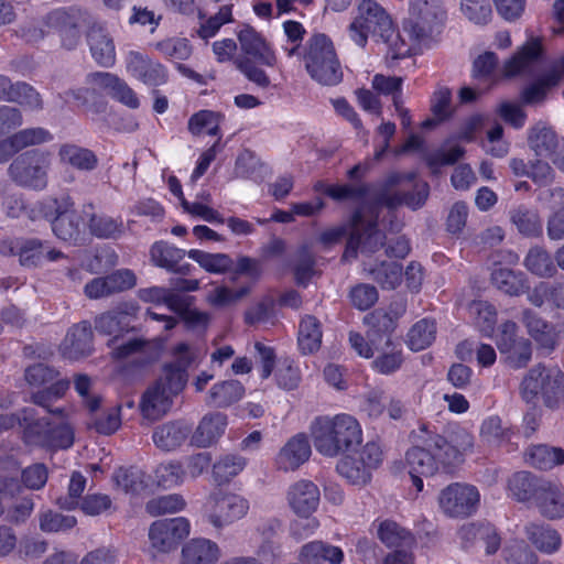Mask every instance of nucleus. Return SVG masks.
<instances>
[{
  "label": "nucleus",
  "mask_w": 564,
  "mask_h": 564,
  "mask_svg": "<svg viewBox=\"0 0 564 564\" xmlns=\"http://www.w3.org/2000/svg\"><path fill=\"white\" fill-rule=\"evenodd\" d=\"M397 315L392 316L384 310H376L367 315L365 317V322L370 326L368 335L371 338V341L373 343L375 337L382 335L386 337V347H391L392 340L390 335L397 327Z\"/></svg>",
  "instance_id": "nucleus-44"
},
{
  "label": "nucleus",
  "mask_w": 564,
  "mask_h": 564,
  "mask_svg": "<svg viewBox=\"0 0 564 564\" xmlns=\"http://www.w3.org/2000/svg\"><path fill=\"white\" fill-rule=\"evenodd\" d=\"M17 424L23 429V437L28 444L46 447L47 432L52 421L40 417L34 408H24L17 413Z\"/></svg>",
  "instance_id": "nucleus-21"
},
{
  "label": "nucleus",
  "mask_w": 564,
  "mask_h": 564,
  "mask_svg": "<svg viewBox=\"0 0 564 564\" xmlns=\"http://www.w3.org/2000/svg\"><path fill=\"white\" fill-rule=\"evenodd\" d=\"M242 51L267 66H273L275 56L264 40L252 28H245L238 34Z\"/></svg>",
  "instance_id": "nucleus-33"
},
{
  "label": "nucleus",
  "mask_w": 564,
  "mask_h": 564,
  "mask_svg": "<svg viewBox=\"0 0 564 564\" xmlns=\"http://www.w3.org/2000/svg\"><path fill=\"white\" fill-rule=\"evenodd\" d=\"M185 470L180 462L162 463L155 469L158 485L165 489L183 484Z\"/></svg>",
  "instance_id": "nucleus-59"
},
{
  "label": "nucleus",
  "mask_w": 564,
  "mask_h": 564,
  "mask_svg": "<svg viewBox=\"0 0 564 564\" xmlns=\"http://www.w3.org/2000/svg\"><path fill=\"white\" fill-rule=\"evenodd\" d=\"M311 454L312 449L307 436L300 433L291 437L280 449L275 462L281 470H295L308 460Z\"/></svg>",
  "instance_id": "nucleus-22"
},
{
  "label": "nucleus",
  "mask_w": 564,
  "mask_h": 564,
  "mask_svg": "<svg viewBox=\"0 0 564 564\" xmlns=\"http://www.w3.org/2000/svg\"><path fill=\"white\" fill-rule=\"evenodd\" d=\"M336 469L341 477L355 486H365L371 479L370 470L358 457L350 455L341 458L337 463Z\"/></svg>",
  "instance_id": "nucleus-49"
},
{
  "label": "nucleus",
  "mask_w": 564,
  "mask_h": 564,
  "mask_svg": "<svg viewBox=\"0 0 564 564\" xmlns=\"http://www.w3.org/2000/svg\"><path fill=\"white\" fill-rule=\"evenodd\" d=\"M464 15L478 25L487 24L492 18V8L489 0H460Z\"/></svg>",
  "instance_id": "nucleus-61"
},
{
  "label": "nucleus",
  "mask_w": 564,
  "mask_h": 564,
  "mask_svg": "<svg viewBox=\"0 0 564 564\" xmlns=\"http://www.w3.org/2000/svg\"><path fill=\"white\" fill-rule=\"evenodd\" d=\"M77 523L74 516L63 514L56 511H45L40 516V529L43 532L55 533L73 529Z\"/></svg>",
  "instance_id": "nucleus-63"
},
{
  "label": "nucleus",
  "mask_w": 564,
  "mask_h": 564,
  "mask_svg": "<svg viewBox=\"0 0 564 564\" xmlns=\"http://www.w3.org/2000/svg\"><path fill=\"white\" fill-rule=\"evenodd\" d=\"M50 166L51 158L47 152L30 150L11 162L8 175L18 186L43 191L47 186Z\"/></svg>",
  "instance_id": "nucleus-9"
},
{
  "label": "nucleus",
  "mask_w": 564,
  "mask_h": 564,
  "mask_svg": "<svg viewBox=\"0 0 564 564\" xmlns=\"http://www.w3.org/2000/svg\"><path fill=\"white\" fill-rule=\"evenodd\" d=\"M523 265L528 271L539 278H552L557 272L550 252L539 246L529 249Z\"/></svg>",
  "instance_id": "nucleus-41"
},
{
  "label": "nucleus",
  "mask_w": 564,
  "mask_h": 564,
  "mask_svg": "<svg viewBox=\"0 0 564 564\" xmlns=\"http://www.w3.org/2000/svg\"><path fill=\"white\" fill-rule=\"evenodd\" d=\"M227 426V416L220 412L208 413L199 421L191 437V444L206 448L224 434Z\"/></svg>",
  "instance_id": "nucleus-24"
},
{
  "label": "nucleus",
  "mask_w": 564,
  "mask_h": 564,
  "mask_svg": "<svg viewBox=\"0 0 564 564\" xmlns=\"http://www.w3.org/2000/svg\"><path fill=\"white\" fill-rule=\"evenodd\" d=\"M521 393L527 402H533L539 395L549 408L564 400V373L556 367H533L521 383Z\"/></svg>",
  "instance_id": "nucleus-8"
},
{
  "label": "nucleus",
  "mask_w": 564,
  "mask_h": 564,
  "mask_svg": "<svg viewBox=\"0 0 564 564\" xmlns=\"http://www.w3.org/2000/svg\"><path fill=\"white\" fill-rule=\"evenodd\" d=\"M111 355L112 358L117 360L137 356L138 362L142 366L155 361L159 357V352L149 340L142 338H131L117 345Z\"/></svg>",
  "instance_id": "nucleus-30"
},
{
  "label": "nucleus",
  "mask_w": 564,
  "mask_h": 564,
  "mask_svg": "<svg viewBox=\"0 0 564 564\" xmlns=\"http://www.w3.org/2000/svg\"><path fill=\"white\" fill-rule=\"evenodd\" d=\"M43 29H29L24 34L30 42H36L51 32H57L62 40V45L67 50H74L80 40V32L75 17L68 14L64 10H55L50 12L45 19Z\"/></svg>",
  "instance_id": "nucleus-13"
},
{
  "label": "nucleus",
  "mask_w": 564,
  "mask_h": 564,
  "mask_svg": "<svg viewBox=\"0 0 564 564\" xmlns=\"http://www.w3.org/2000/svg\"><path fill=\"white\" fill-rule=\"evenodd\" d=\"M189 522L183 517L154 521L149 529L151 547L160 553L175 550L189 534Z\"/></svg>",
  "instance_id": "nucleus-17"
},
{
  "label": "nucleus",
  "mask_w": 564,
  "mask_h": 564,
  "mask_svg": "<svg viewBox=\"0 0 564 564\" xmlns=\"http://www.w3.org/2000/svg\"><path fill=\"white\" fill-rule=\"evenodd\" d=\"M355 208L350 216V232L343 258H356L358 251L375 253L384 246L386 236L378 229V220L382 206L371 196Z\"/></svg>",
  "instance_id": "nucleus-6"
},
{
  "label": "nucleus",
  "mask_w": 564,
  "mask_h": 564,
  "mask_svg": "<svg viewBox=\"0 0 564 564\" xmlns=\"http://www.w3.org/2000/svg\"><path fill=\"white\" fill-rule=\"evenodd\" d=\"M319 496L318 487L311 480L303 479L290 487L288 499L292 510L306 519L305 523L295 522L294 528L307 529L311 533L318 528V521L315 518L310 519V516L316 511Z\"/></svg>",
  "instance_id": "nucleus-14"
},
{
  "label": "nucleus",
  "mask_w": 564,
  "mask_h": 564,
  "mask_svg": "<svg viewBox=\"0 0 564 564\" xmlns=\"http://www.w3.org/2000/svg\"><path fill=\"white\" fill-rule=\"evenodd\" d=\"M500 354L509 367L513 369L523 368L528 365L532 356L531 343L527 338L517 340L508 350Z\"/></svg>",
  "instance_id": "nucleus-64"
},
{
  "label": "nucleus",
  "mask_w": 564,
  "mask_h": 564,
  "mask_svg": "<svg viewBox=\"0 0 564 564\" xmlns=\"http://www.w3.org/2000/svg\"><path fill=\"white\" fill-rule=\"evenodd\" d=\"M479 499V491L476 487L455 482L441 491L438 503L445 514L453 518H463L476 512Z\"/></svg>",
  "instance_id": "nucleus-15"
},
{
  "label": "nucleus",
  "mask_w": 564,
  "mask_h": 564,
  "mask_svg": "<svg viewBox=\"0 0 564 564\" xmlns=\"http://www.w3.org/2000/svg\"><path fill=\"white\" fill-rule=\"evenodd\" d=\"M405 462L409 473L433 476L440 465L432 452L424 445L415 444L405 453Z\"/></svg>",
  "instance_id": "nucleus-35"
},
{
  "label": "nucleus",
  "mask_w": 564,
  "mask_h": 564,
  "mask_svg": "<svg viewBox=\"0 0 564 564\" xmlns=\"http://www.w3.org/2000/svg\"><path fill=\"white\" fill-rule=\"evenodd\" d=\"M491 283L501 292L519 296L528 293L530 286L525 274L521 271H513L508 268H496L491 272Z\"/></svg>",
  "instance_id": "nucleus-32"
},
{
  "label": "nucleus",
  "mask_w": 564,
  "mask_h": 564,
  "mask_svg": "<svg viewBox=\"0 0 564 564\" xmlns=\"http://www.w3.org/2000/svg\"><path fill=\"white\" fill-rule=\"evenodd\" d=\"M192 433V426L184 421H171L154 429L152 440L156 447L173 451L181 446Z\"/></svg>",
  "instance_id": "nucleus-26"
},
{
  "label": "nucleus",
  "mask_w": 564,
  "mask_h": 564,
  "mask_svg": "<svg viewBox=\"0 0 564 564\" xmlns=\"http://www.w3.org/2000/svg\"><path fill=\"white\" fill-rule=\"evenodd\" d=\"M187 256L209 273L221 274L234 267V260L226 253H209L192 249Z\"/></svg>",
  "instance_id": "nucleus-47"
},
{
  "label": "nucleus",
  "mask_w": 564,
  "mask_h": 564,
  "mask_svg": "<svg viewBox=\"0 0 564 564\" xmlns=\"http://www.w3.org/2000/svg\"><path fill=\"white\" fill-rule=\"evenodd\" d=\"M411 438L413 443L426 446L446 471L462 464L466 452L474 446V436L457 424L447 425L441 434L433 424L420 423L411 432Z\"/></svg>",
  "instance_id": "nucleus-2"
},
{
  "label": "nucleus",
  "mask_w": 564,
  "mask_h": 564,
  "mask_svg": "<svg viewBox=\"0 0 564 564\" xmlns=\"http://www.w3.org/2000/svg\"><path fill=\"white\" fill-rule=\"evenodd\" d=\"M88 228L93 236L100 239H117L124 232L122 220L107 215L91 214Z\"/></svg>",
  "instance_id": "nucleus-48"
},
{
  "label": "nucleus",
  "mask_w": 564,
  "mask_h": 564,
  "mask_svg": "<svg viewBox=\"0 0 564 564\" xmlns=\"http://www.w3.org/2000/svg\"><path fill=\"white\" fill-rule=\"evenodd\" d=\"M185 257V250L165 241H158L151 248V259L155 265L167 271L175 268Z\"/></svg>",
  "instance_id": "nucleus-55"
},
{
  "label": "nucleus",
  "mask_w": 564,
  "mask_h": 564,
  "mask_svg": "<svg viewBox=\"0 0 564 564\" xmlns=\"http://www.w3.org/2000/svg\"><path fill=\"white\" fill-rule=\"evenodd\" d=\"M534 503L541 514L547 519L554 520L564 517V492L549 481L541 489Z\"/></svg>",
  "instance_id": "nucleus-36"
},
{
  "label": "nucleus",
  "mask_w": 564,
  "mask_h": 564,
  "mask_svg": "<svg viewBox=\"0 0 564 564\" xmlns=\"http://www.w3.org/2000/svg\"><path fill=\"white\" fill-rule=\"evenodd\" d=\"M185 500L178 494L159 496L150 499L145 505V510L152 517L165 513H174L185 508Z\"/></svg>",
  "instance_id": "nucleus-57"
},
{
  "label": "nucleus",
  "mask_w": 564,
  "mask_h": 564,
  "mask_svg": "<svg viewBox=\"0 0 564 564\" xmlns=\"http://www.w3.org/2000/svg\"><path fill=\"white\" fill-rule=\"evenodd\" d=\"M288 56H301L310 77L324 86L343 80V68L332 40L324 33L311 35L301 50L300 44L285 48Z\"/></svg>",
  "instance_id": "nucleus-4"
},
{
  "label": "nucleus",
  "mask_w": 564,
  "mask_h": 564,
  "mask_svg": "<svg viewBox=\"0 0 564 564\" xmlns=\"http://www.w3.org/2000/svg\"><path fill=\"white\" fill-rule=\"evenodd\" d=\"M32 219L43 218L51 224L55 237L72 246H83L87 240L83 217L74 208L68 195L48 196L32 208Z\"/></svg>",
  "instance_id": "nucleus-5"
},
{
  "label": "nucleus",
  "mask_w": 564,
  "mask_h": 564,
  "mask_svg": "<svg viewBox=\"0 0 564 564\" xmlns=\"http://www.w3.org/2000/svg\"><path fill=\"white\" fill-rule=\"evenodd\" d=\"M69 388V381L61 379L52 383L48 388L40 390L32 394L31 400L34 404L44 409L47 413L62 417L64 415L63 408H52V404L59 400Z\"/></svg>",
  "instance_id": "nucleus-40"
},
{
  "label": "nucleus",
  "mask_w": 564,
  "mask_h": 564,
  "mask_svg": "<svg viewBox=\"0 0 564 564\" xmlns=\"http://www.w3.org/2000/svg\"><path fill=\"white\" fill-rule=\"evenodd\" d=\"M546 480L536 477L530 471H518L508 480V488L513 499L520 502L536 500Z\"/></svg>",
  "instance_id": "nucleus-27"
},
{
  "label": "nucleus",
  "mask_w": 564,
  "mask_h": 564,
  "mask_svg": "<svg viewBox=\"0 0 564 564\" xmlns=\"http://www.w3.org/2000/svg\"><path fill=\"white\" fill-rule=\"evenodd\" d=\"M0 100L15 102L31 110H40L43 102L40 94L24 82L12 83L4 75H0Z\"/></svg>",
  "instance_id": "nucleus-19"
},
{
  "label": "nucleus",
  "mask_w": 564,
  "mask_h": 564,
  "mask_svg": "<svg viewBox=\"0 0 564 564\" xmlns=\"http://www.w3.org/2000/svg\"><path fill=\"white\" fill-rule=\"evenodd\" d=\"M86 37L94 61L99 66L111 67L116 62V48L108 31L101 24L94 23Z\"/></svg>",
  "instance_id": "nucleus-20"
},
{
  "label": "nucleus",
  "mask_w": 564,
  "mask_h": 564,
  "mask_svg": "<svg viewBox=\"0 0 564 564\" xmlns=\"http://www.w3.org/2000/svg\"><path fill=\"white\" fill-rule=\"evenodd\" d=\"M436 324L432 319L423 318L416 322L408 332L406 344L413 351H420L435 340Z\"/></svg>",
  "instance_id": "nucleus-46"
},
{
  "label": "nucleus",
  "mask_w": 564,
  "mask_h": 564,
  "mask_svg": "<svg viewBox=\"0 0 564 564\" xmlns=\"http://www.w3.org/2000/svg\"><path fill=\"white\" fill-rule=\"evenodd\" d=\"M377 535L388 547H398L411 539V534L406 529L391 520H384L379 523Z\"/></svg>",
  "instance_id": "nucleus-58"
},
{
  "label": "nucleus",
  "mask_w": 564,
  "mask_h": 564,
  "mask_svg": "<svg viewBox=\"0 0 564 564\" xmlns=\"http://www.w3.org/2000/svg\"><path fill=\"white\" fill-rule=\"evenodd\" d=\"M47 248V242L37 238H23L14 242V246L9 248L11 254L19 256L21 265L33 268L37 267L44 258V250Z\"/></svg>",
  "instance_id": "nucleus-37"
},
{
  "label": "nucleus",
  "mask_w": 564,
  "mask_h": 564,
  "mask_svg": "<svg viewBox=\"0 0 564 564\" xmlns=\"http://www.w3.org/2000/svg\"><path fill=\"white\" fill-rule=\"evenodd\" d=\"M525 462L535 468L549 470L564 464V449L545 444L532 445L525 452Z\"/></svg>",
  "instance_id": "nucleus-38"
},
{
  "label": "nucleus",
  "mask_w": 564,
  "mask_h": 564,
  "mask_svg": "<svg viewBox=\"0 0 564 564\" xmlns=\"http://www.w3.org/2000/svg\"><path fill=\"white\" fill-rule=\"evenodd\" d=\"M127 72L148 86L158 87L167 82L166 68L148 55L139 52H129L127 57Z\"/></svg>",
  "instance_id": "nucleus-18"
},
{
  "label": "nucleus",
  "mask_w": 564,
  "mask_h": 564,
  "mask_svg": "<svg viewBox=\"0 0 564 564\" xmlns=\"http://www.w3.org/2000/svg\"><path fill=\"white\" fill-rule=\"evenodd\" d=\"M404 176L399 173H391L386 178L373 183L359 184H335L327 185L324 193L336 202L343 200H361L366 196H371L382 207L395 209L401 205H405L415 210L421 208L430 194V186L426 182L415 183L412 191L399 192L394 187ZM409 181L414 180V174L405 176Z\"/></svg>",
  "instance_id": "nucleus-1"
},
{
  "label": "nucleus",
  "mask_w": 564,
  "mask_h": 564,
  "mask_svg": "<svg viewBox=\"0 0 564 564\" xmlns=\"http://www.w3.org/2000/svg\"><path fill=\"white\" fill-rule=\"evenodd\" d=\"M219 556L218 545L207 539H193L182 550L183 564H214Z\"/></svg>",
  "instance_id": "nucleus-31"
},
{
  "label": "nucleus",
  "mask_w": 564,
  "mask_h": 564,
  "mask_svg": "<svg viewBox=\"0 0 564 564\" xmlns=\"http://www.w3.org/2000/svg\"><path fill=\"white\" fill-rule=\"evenodd\" d=\"M530 542L541 552L552 554L561 546V535L550 527L531 523L525 528Z\"/></svg>",
  "instance_id": "nucleus-42"
},
{
  "label": "nucleus",
  "mask_w": 564,
  "mask_h": 564,
  "mask_svg": "<svg viewBox=\"0 0 564 564\" xmlns=\"http://www.w3.org/2000/svg\"><path fill=\"white\" fill-rule=\"evenodd\" d=\"M172 397L160 384L153 383L145 390L140 402L143 417L150 421L161 419L170 410Z\"/></svg>",
  "instance_id": "nucleus-28"
},
{
  "label": "nucleus",
  "mask_w": 564,
  "mask_h": 564,
  "mask_svg": "<svg viewBox=\"0 0 564 564\" xmlns=\"http://www.w3.org/2000/svg\"><path fill=\"white\" fill-rule=\"evenodd\" d=\"M541 50L539 40H533L525 44L518 54L506 62L505 75L511 77L519 74L529 63L539 58Z\"/></svg>",
  "instance_id": "nucleus-53"
},
{
  "label": "nucleus",
  "mask_w": 564,
  "mask_h": 564,
  "mask_svg": "<svg viewBox=\"0 0 564 564\" xmlns=\"http://www.w3.org/2000/svg\"><path fill=\"white\" fill-rule=\"evenodd\" d=\"M249 510V501L243 497L221 490L214 491L205 505V518L216 529H221L243 518Z\"/></svg>",
  "instance_id": "nucleus-11"
},
{
  "label": "nucleus",
  "mask_w": 564,
  "mask_h": 564,
  "mask_svg": "<svg viewBox=\"0 0 564 564\" xmlns=\"http://www.w3.org/2000/svg\"><path fill=\"white\" fill-rule=\"evenodd\" d=\"M172 354L174 361L163 366L162 376L154 382L160 384L171 395H177L185 388L188 373L187 369L194 361V355L186 343L177 344Z\"/></svg>",
  "instance_id": "nucleus-16"
},
{
  "label": "nucleus",
  "mask_w": 564,
  "mask_h": 564,
  "mask_svg": "<svg viewBox=\"0 0 564 564\" xmlns=\"http://www.w3.org/2000/svg\"><path fill=\"white\" fill-rule=\"evenodd\" d=\"M95 328L104 335H115L111 343L117 341L118 335L129 330L128 314L118 311H108L95 318Z\"/></svg>",
  "instance_id": "nucleus-50"
},
{
  "label": "nucleus",
  "mask_w": 564,
  "mask_h": 564,
  "mask_svg": "<svg viewBox=\"0 0 564 564\" xmlns=\"http://www.w3.org/2000/svg\"><path fill=\"white\" fill-rule=\"evenodd\" d=\"M246 467L242 456L228 454L219 458L213 466V477L218 485L229 482Z\"/></svg>",
  "instance_id": "nucleus-52"
},
{
  "label": "nucleus",
  "mask_w": 564,
  "mask_h": 564,
  "mask_svg": "<svg viewBox=\"0 0 564 564\" xmlns=\"http://www.w3.org/2000/svg\"><path fill=\"white\" fill-rule=\"evenodd\" d=\"M11 137L19 152L29 147L40 145L53 140V134L42 127L22 129Z\"/></svg>",
  "instance_id": "nucleus-60"
},
{
  "label": "nucleus",
  "mask_w": 564,
  "mask_h": 564,
  "mask_svg": "<svg viewBox=\"0 0 564 564\" xmlns=\"http://www.w3.org/2000/svg\"><path fill=\"white\" fill-rule=\"evenodd\" d=\"M372 280L382 289L393 290L402 280V265L397 262L381 261L368 270Z\"/></svg>",
  "instance_id": "nucleus-51"
},
{
  "label": "nucleus",
  "mask_w": 564,
  "mask_h": 564,
  "mask_svg": "<svg viewBox=\"0 0 564 564\" xmlns=\"http://www.w3.org/2000/svg\"><path fill=\"white\" fill-rule=\"evenodd\" d=\"M469 310L475 315V323L479 330L486 336H491L497 323L495 306L486 301H474Z\"/></svg>",
  "instance_id": "nucleus-56"
},
{
  "label": "nucleus",
  "mask_w": 564,
  "mask_h": 564,
  "mask_svg": "<svg viewBox=\"0 0 564 564\" xmlns=\"http://www.w3.org/2000/svg\"><path fill=\"white\" fill-rule=\"evenodd\" d=\"M322 344L321 324L314 316H305L299 327V347L303 354L317 351Z\"/></svg>",
  "instance_id": "nucleus-45"
},
{
  "label": "nucleus",
  "mask_w": 564,
  "mask_h": 564,
  "mask_svg": "<svg viewBox=\"0 0 564 564\" xmlns=\"http://www.w3.org/2000/svg\"><path fill=\"white\" fill-rule=\"evenodd\" d=\"M113 479L119 488H121L126 494L131 495H139L148 486L145 481V474L137 467H120L115 473Z\"/></svg>",
  "instance_id": "nucleus-54"
},
{
  "label": "nucleus",
  "mask_w": 564,
  "mask_h": 564,
  "mask_svg": "<svg viewBox=\"0 0 564 564\" xmlns=\"http://www.w3.org/2000/svg\"><path fill=\"white\" fill-rule=\"evenodd\" d=\"M350 39L360 47H365L368 35H378L384 43L395 45L393 37L398 39L392 21L384 9L375 0H361L357 8V15L350 23Z\"/></svg>",
  "instance_id": "nucleus-7"
},
{
  "label": "nucleus",
  "mask_w": 564,
  "mask_h": 564,
  "mask_svg": "<svg viewBox=\"0 0 564 564\" xmlns=\"http://www.w3.org/2000/svg\"><path fill=\"white\" fill-rule=\"evenodd\" d=\"M310 431L316 451L327 457L352 452L362 442L361 426L349 414L316 416Z\"/></svg>",
  "instance_id": "nucleus-3"
},
{
  "label": "nucleus",
  "mask_w": 564,
  "mask_h": 564,
  "mask_svg": "<svg viewBox=\"0 0 564 564\" xmlns=\"http://www.w3.org/2000/svg\"><path fill=\"white\" fill-rule=\"evenodd\" d=\"M522 323L525 325L529 334L544 348L553 349L555 338L552 326L541 318L535 312L524 310L522 312Z\"/></svg>",
  "instance_id": "nucleus-43"
},
{
  "label": "nucleus",
  "mask_w": 564,
  "mask_h": 564,
  "mask_svg": "<svg viewBox=\"0 0 564 564\" xmlns=\"http://www.w3.org/2000/svg\"><path fill=\"white\" fill-rule=\"evenodd\" d=\"M511 223L518 231L525 237H540L543 232V225L535 209L523 205L512 208L509 212Z\"/></svg>",
  "instance_id": "nucleus-39"
},
{
  "label": "nucleus",
  "mask_w": 564,
  "mask_h": 564,
  "mask_svg": "<svg viewBox=\"0 0 564 564\" xmlns=\"http://www.w3.org/2000/svg\"><path fill=\"white\" fill-rule=\"evenodd\" d=\"M58 422H52L50 432H47V444L50 448H68L74 443V433L69 424L62 417L56 416Z\"/></svg>",
  "instance_id": "nucleus-62"
},
{
  "label": "nucleus",
  "mask_w": 564,
  "mask_h": 564,
  "mask_svg": "<svg viewBox=\"0 0 564 564\" xmlns=\"http://www.w3.org/2000/svg\"><path fill=\"white\" fill-rule=\"evenodd\" d=\"M59 161L79 171H93L98 165L97 155L89 149L74 143H64L58 149Z\"/></svg>",
  "instance_id": "nucleus-34"
},
{
  "label": "nucleus",
  "mask_w": 564,
  "mask_h": 564,
  "mask_svg": "<svg viewBox=\"0 0 564 564\" xmlns=\"http://www.w3.org/2000/svg\"><path fill=\"white\" fill-rule=\"evenodd\" d=\"M528 147L536 158L549 159L556 169L564 172V138L544 122H538L528 130Z\"/></svg>",
  "instance_id": "nucleus-12"
},
{
  "label": "nucleus",
  "mask_w": 564,
  "mask_h": 564,
  "mask_svg": "<svg viewBox=\"0 0 564 564\" xmlns=\"http://www.w3.org/2000/svg\"><path fill=\"white\" fill-rule=\"evenodd\" d=\"M63 355L69 359L88 356L93 351V329L88 321L73 325L62 345Z\"/></svg>",
  "instance_id": "nucleus-23"
},
{
  "label": "nucleus",
  "mask_w": 564,
  "mask_h": 564,
  "mask_svg": "<svg viewBox=\"0 0 564 564\" xmlns=\"http://www.w3.org/2000/svg\"><path fill=\"white\" fill-rule=\"evenodd\" d=\"M243 384L235 379L215 383L206 395V404L212 408H228L245 395Z\"/></svg>",
  "instance_id": "nucleus-29"
},
{
  "label": "nucleus",
  "mask_w": 564,
  "mask_h": 564,
  "mask_svg": "<svg viewBox=\"0 0 564 564\" xmlns=\"http://www.w3.org/2000/svg\"><path fill=\"white\" fill-rule=\"evenodd\" d=\"M299 558L305 564H341L344 552L339 546L315 540L301 546Z\"/></svg>",
  "instance_id": "nucleus-25"
},
{
  "label": "nucleus",
  "mask_w": 564,
  "mask_h": 564,
  "mask_svg": "<svg viewBox=\"0 0 564 564\" xmlns=\"http://www.w3.org/2000/svg\"><path fill=\"white\" fill-rule=\"evenodd\" d=\"M444 20L445 11L440 0H410V14L404 22V30L421 41L438 31Z\"/></svg>",
  "instance_id": "nucleus-10"
}]
</instances>
